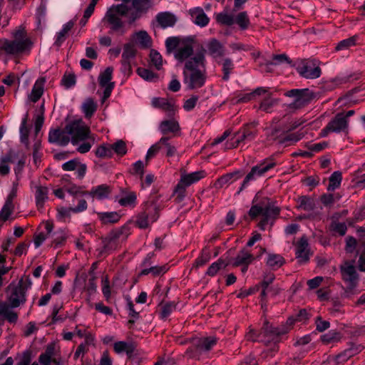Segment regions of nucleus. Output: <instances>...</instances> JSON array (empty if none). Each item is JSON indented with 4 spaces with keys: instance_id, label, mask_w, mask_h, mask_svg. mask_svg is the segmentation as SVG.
<instances>
[{
    "instance_id": "1",
    "label": "nucleus",
    "mask_w": 365,
    "mask_h": 365,
    "mask_svg": "<svg viewBox=\"0 0 365 365\" xmlns=\"http://www.w3.org/2000/svg\"><path fill=\"white\" fill-rule=\"evenodd\" d=\"M48 141L61 146H65L71 141L77 145L76 150L80 153H88L95 143L90 128L82 120H76L68 123L63 129L51 130Z\"/></svg>"
},
{
    "instance_id": "2",
    "label": "nucleus",
    "mask_w": 365,
    "mask_h": 365,
    "mask_svg": "<svg viewBox=\"0 0 365 365\" xmlns=\"http://www.w3.org/2000/svg\"><path fill=\"white\" fill-rule=\"evenodd\" d=\"M206 50L201 47L193 56L185 61L183 69L184 83L190 90L202 88L207 80Z\"/></svg>"
},
{
    "instance_id": "3",
    "label": "nucleus",
    "mask_w": 365,
    "mask_h": 365,
    "mask_svg": "<svg viewBox=\"0 0 365 365\" xmlns=\"http://www.w3.org/2000/svg\"><path fill=\"white\" fill-rule=\"evenodd\" d=\"M12 40L0 39V51L9 55H17L29 51L33 45L24 28L20 26L11 34Z\"/></svg>"
},
{
    "instance_id": "4",
    "label": "nucleus",
    "mask_w": 365,
    "mask_h": 365,
    "mask_svg": "<svg viewBox=\"0 0 365 365\" xmlns=\"http://www.w3.org/2000/svg\"><path fill=\"white\" fill-rule=\"evenodd\" d=\"M280 209L270 203L265 206L255 205L251 207L248 215L252 220L261 215L262 217L258 223V227L261 230H264L268 224L272 225L275 219L278 217Z\"/></svg>"
},
{
    "instance_id": "5",
    "label": "nucleus",
    "mask_w": 365,
    "mask_h": 365,
    "mask_svg": "<svg viewBox=\"0 0 365 365\" xmlns=\"http://www.w3.org/2000/svg\"><path fill=\"white\" fill-rule=\"evenodd\" d=\"M130 6L125 4L113 5L106 11L104 19L110 25L113 31H118L123 26L121 20L122 16L129 18Z\"/></svg>"
},
{
    "instance_id": "6",
    "label": "nucleus",
    "mask_w": 365,
    "mask_h": 365,
    "mask_svg": "<svg viewBox=\"0 0 365 365\" xmlns=\"http://www.w3.org/2000/svg\"><path fill=\"white\" fill-rule=\"evenodd\" d=\"M31 284V280L29 277H26V282L21 279L18 284H10L7 289L9 292L8 296V302L12 308H16L24 304L26 302V291Z\"/></svg>"
},
{
    "instance_id": "7",
    "label": "nucleus",
    "mask_w": 365,
    "mask_h": 365,
    "mask_svg": "<svg viewBox=\"0 0 365 365\" xmlns=\"http://www.w3.org/2000/svg\"><path fill=\"white\" fill-rule=\"evenodd\" d=\"M191 342L192 346L187 349L185 354L189 358H196L202 351H210L217 344V338L214 336L192 338Z\"/></svg>"
},
{
    "instance_id": "8",
    "label": "nucleus",
    "mask_w": 365,
    "mask_h": 365,
    "mask_svg": "<svg viewBox=\"0 0 365 365\" xmlns=\"http://www.w3.org/2000/svg\"><path fill=\"white\" fill-rule=\"evenodd\" d=\"M159 217V207L152 201L145 205L143 212L138 217L136 224L141 229L147 228L150 223L155 222Z\"/></svg>"
},
{
    "instance_id": "9",
    "label": "nucleus",
    "mask_w": 365,
    "mask_h": 365,
    "mask_svg": "<svg viewBox=\"0 0 365 365\" xmlns=\"http://www.w3.org/2000/svg\"><path fill=\"white\" fill-rule=\"evenodd\" d=\"M299 75L307 79H315L321 76L319 63L315 59H304L297 67Z\"/></svg>"
},
{
    "instance_id": "10",
    "label": "nucleus",
    "mask_w": 365,
    "mask_h": 365,
    "mask_svg": "<svg viewBox=\"0 0 365 365\" xmlns=\"http://www.w3.org/2000/svg\"><path fill=\"white\" fill-rule=\"evenodd\" d=\"M287 96L294 97V101L290 104V107L295 109H299L307 105L314 97L313 92L308 88L306 89H292L288 91Z\"/></svg>"
},
{
    "instance_id": "11",
    "label": "nucleus",
    "mask_w": 365,
    "mask_h": 365,
    "mask_svg": "<svg viewBox=\"0 0 365 365\" xmlns=\"http://www.w3.org/2000/svg\"><path fill=\"white\" fill-rule=\"evenodd\" d=\"M349 121L345 119L343 113H337L322 130V135L326 136L329 133L347 132Z\"/></svg>"
},
{
    "instance_id": "12",
    "label": "nucleus",
    "mask_w": 365,
    "mask_h": 365,
    "mask_svg": "<svg viewBox=\"0 0 365 365\" xmlns=\"http://www.w3.org/2000/svg\"><path fill=\"white\" fill-rule=\"evenodd\" d=\"M152 0H123V3L127 4L132 3V7L129 11V23H133L136 19L140 18L143 12H146L152 6Z\"/></svg>"
},
{
    "instance_id": "13",
    "label": "nucleus",
    "mask_w": 365,
    "mask_h": 365,
    "mask_svg": "<svg viewBox=\"0 0 365 365\" xmlns=\"http://www.w3.org/2000/svg\"><path fill=\"white\" fill-rule=\"evenodd\" d=\"M340 272L342 279L349 283L351 289L356 286L359 279V274L352 262L345 261L340 266Z\"/></svg>"
},
{
    "instance_id": "14",
    "label": "nucleus",
    "mask_w": 365,
    "mask_h": 365,
    "mask_svg": "<svg viewBox=\"0 0 365 365\" xmlns=\"http://www.w3.org/2000/svg\"><path fill=\"white\" fill-rule=\"evenodd\" d=\"M275 165L276 164L274 162L269 163L264 162L258 165L252 167L250 172L245 178L242 186L237 193L239 194L247 186L250 181L255 180L256 177L263 175L268 170L273 168Z\"/></svg>"
},
{
    "instance_id": "15",
    "label": "nucleus",
    "mask_w": 365,
    "mask_h": 365,
    "mask_svg": "<svg viewBox=\"0 0 365 365\" xmlns=\"http://www.w3.org/2000/svg\"><path fill=\"white\" fill-rule=\"evenodd\" d=\"M113 68L108 67L102 72L98 77L99 85L104 88L103 96L102 101H104L110 97L112 90L114 87V83L110 82L112 79Z\"/></svg>"
},
{
    "instance_id": "16",
    "label": "nucleus",
    "mask_w": 365,
    "mask_h": 365,
    "mask_svg": "<svg viewBox=\"0 0 365 365\" xmlns=\"http://www.w3.org/2000/svg\"><path fill=\"white\" fill-rule=\"evenodd\" d=\"M192 43L193 41L192 39L182 41L180 46L175 52V58L180 62L190 59L193 53Z\"/></svg>"
},
{
    "instance_id": "17",
    "label": "nucleus",
    "mask_w": 365,
    "mask_h": 365,
    "mask_svg": "<svg viewBox=\"0 0 365 365\" xmlns=\"http://www.w3.org/2000/svg\"><path fill=\"white\" fill-rule=\"evenodd\" d=\"M122 230H117L111 232L108 237L103 240V250L101 251V254L109 253L113 250H115L118 245V239L122 235Z\"/></svg>"
},
{
    "instance_id": "18",
    "label": "nucleus",
    "mask_w": 365,
    "mask_h": 365,
    "mask_svg": "<svg viewBox=\"0 0 365 365\" xmlns=\"http://www.w3.org/2000/svg\"><path fill=\"white\" fill-rule=\"evenodd\" d=\"M308 240L302 236L296 244V257L299 262H307L310 256Z\"/></svg>"
},
{
    "instance_id": "19",
    "label": "nucleus",
    "mask_w": 365,
    "mask_h": 365,
    "mask_svg": "<svg viewBox=\"0 0 365 365\" xmlns=\"http://www.w3.org/2000/svg\"><path fill=\"white\" fill-rule=\"evenodd\" d=\"M255 127V123L245 125L242 130V135L237 139L234 143H230L228 145V148H237L239 144L244 140H252L254 139L256 135V130L252 129Z\"/></svg>"
},
{
    "instance_id": "20",
    "label": "nucleus",
    "mask_w": 365,
    "mask_h": 365,
    "mask_svg": "<svg viewBox=\"0 0 365 365\" xmlns=\"http://www.w3.org/2000/svg\"><path fill=\"white\" fill-rule=\"evenodd\" d=\"M261 331L264 336L274 337L279 336L288 332V329L284 327H274L269 322L265 319Z\"/></svg>"
},
{
    "instance_id": "21",
    "label": "nucleus",
    "mask_w": 365,
    "mask_h": 365,
    "mask_svg": "<svg viewBox=\"0 0 365 365\" xmlns=\"http://www.w3.org/2000/svg\"><path fill=\"white\" fill-rule=\"evenodd\" d=\"M244 172L236 170L232 173H227L219 178L215 182L214 185L217 188H222L225 185L232 183L237 179L242 178Z\"/></svg>"
},
{
    "instance_id": "22",
    "label": "nucleus",
    "mask_w": 365,
    "mask_h": 365,
    "mask_svg": "<svg viewBox=\"0 0 365 365\" xmlns=\"http://www.w3.org/2000/svg\"><path fill=\"white\" fill-rule=\"evenodd\" d=\"M255 257L252 254L245 249H242L234 258L232 266L239 267L241 265H249L255 260Z\"/></svg>"
},
{
    "instance_id": "23",
    "label": "nucleus",
    "mask_w": 365,
    "mask_h": 365,
    "mask_svg": "<svg viewBox=\"0 0 365 365\" xmlns=\"http://www.w3.org/2000/svg\"><path fill=\"white\" fill-rule=\"evenodd\" d=\"M111 192L110 186L103 184L97 187H93L91 191L83 192L84 195H88L92 197H96L102 200L108 197Z\"/></svg>"
},
{
    "instance_id": "24",
    "label": "nucleus",
    "mask_w": 365,
    "mask_h": 365,
    "mask_svg": "<svg viewBox=\"0 0 365 365\" xmlns=\"http://www.w3.org/2000/svg\"><path fill=\"white\" fill-rule=\"evenodd\" d=\"M48 189L45 186H36V205L38 210L43 207L45 202L48 200Z\"/></svg>"
},
{
    "instance_id": "25",
    "label": "nucleus",
    "mask_w": 365,
    "mask_h": 365,
    "mask_svg": "<svg viewBox=\"0 0 365 365\" xmlns=\"http://www.w3.org/2000/svg\"><path fill=\"white\" fill-rule=\"evenodd\" d=\"M45 83V77H41L36 81L30 95V99L32 102H37L43 95Z\"/></svg>"
},
{
    "instance_id": "26",
    "label": "nucleus",
    "mask_w": 365,
    "mask_h": 365,
    "mask_svg": "<svg viewBox=\"0 0 365 365\" xmlns=\"http://www.w3.org/2000/svg\"><path fill=\"white\" fill-rule=\"evenodd\" d=\"M133 39L143 48H148L152 46V39L145 31H140L133 34Z\"/></svg>"
},
{
    "instance_id": "27",
    "label": "nucleus",
    "mask_w": 365,
    "mask_h": 365,
    "mask_svg": "<svg viewBox=\"0 0 365 365\" xmlns=\"http://www.w3.org/2000/svg\"><path fill=\"white\" fill-rule=\"evenodd\" d=\"M156 20L163 28L174 26L176 22L175 16L169 12H161L156 16Z\"/></svg>"
},
{
    "instance_id": "28",
    "label": "nucleus",
    "mask_w": 365,
    "mask_h": 365,
    "mask_svg": "<svg viewBox=\"0 0 365 365\" xmlns=\"http://www.w3.org/2000/svg\"><path fill=\"white\" fill-rule=\"evenodd\" d=\"M11 306L6 302L0 303V316H2L10 323H16L18 319L16 312L11 310Z\"/></svg>"
},
{
    "instance_id": "29",
    "label": "nucleus",
    "mask_w": 365,
    "mask_h": 365,
    "mask_svg": "<svg viewBox=\"0 0 365 365\" xmlns=\"http://www.w3.org/2000/svg\"><path fill=\"white\" fill-rule=\"evenodd\" d=\"M113 349L117 354L125 351L128 356L130 358L134 352L135 346L133 343L120 341L114 344Z\"/></svg>"
},
{
    "instance_id": "30",
    "label": "nucleus",
    "mask_w": 365,
    "mask_h": 365,
    "mask_svg": "<svg viewBox=\"0 0 365 365\" xmlns=\"http://www.w3.org/2000/svg\"><path fill=\"white\" fill-rule=\"evenodd\" d=\"M98 108L97 103L91 98L85 100L81 106L82 111L86 118H91Z\"/></svg>"
},
{
    "instance_id": "31",
    "label": "nucleus",
    "mask_w": 365,
    "mask_h": 365,
    "mask_svg": "<svg viewBox=\"0 0 365 365\" xmlns=\"http://www.w3.org/2000/svg\"><path fill=\"white\" fill-rule=\"evenodd\" d=\"M208 51L215 58L222 57L225 54L223 46L217 39H212L208 43Z\"/></svg>"
},
{
    "instance_id": "32",
    "label": "nucleus",
    "mask_w": 365,
    "mask_h": 365,
    "mask_svg": "<svg viewBox=\"0 0 365 365\" xmlns=\"http://www.w3.org/2000/svg\"><path fill=\"white\" fill-rule=\"evenodd\" d=\"M304 137V133L298 131L296 133H289L279 139V143L289 146L298 142Z\"/></svg>"
},
{
    "instance_id": "33",
    "label": "nucleus",
    "mask_w": 365,
    "mask_h": 365,
    "mask_svg": "<svg viewBox=\"0 0 365 365\" xmlns=\"http://www.w3.org/2000/svg\"><path fill=\"white\" fill-rule=\"evenodd\" d=\"M13 196L10 195L0 212V220L6 221L14 211Z\"/></svg>"
},
{
    "instance_id": "34",
    "label": "nucleus",
    "mask_w": 365,
    "mask_h": 365,
    "mask_svg": "<svg viewBox=\"0 0 365 365\" xmlns=\"http://www.w3.org/2000/svg\"><path fill=\"white\" fill-rule=\"evenodd\" d=\"M297 202L298 204L297 207L304 211H312L315 207L314 200L306 195L299 197Z\"/></svg>"
},
{
    "instance_id": "35",
    "label": "nucleus",
    "mask_w": 365,
    "mask_h": 365,
    "mask_svg": "<svg viewBox=\"0 0 365 365\" xmlns=\"http://www.w3.org/2000/svg\"><path fill=\"white\" fill-rule=\"evenodd\" d=\"M204 177L203 171L194 172L190 174H182L181 175L180 182H182L185 186H190L192 183L198 181Z\"/></svg>"
},
{
    "instance_id": "36",
    "label": "nucleus",
    "mask_w": 365,
    "mask_h": 365,
    "mask_svg": "<svg viewBox=\"0 0 365 365\" xmlns=\"http://www.w3.org/2000/svg\"><path fill=\"white\" fill-rule=\"evenodd\" d=\"M160 130L164 135L168 133H175L180 130L179 124L174 120H164L160 124Z\"/></svg>"
},
{
    "instance_id": "37",
    "label": "nucleus",
    "mask_w": 365,
    "mask_h": 365,
    "mask_svg": "<svg viewBox=\"0 0 365 365\" xmlns=\"http://www.w3.org/2000/svg\"><path fill=\"white\" fill-rule=\"evenodd\" d=\"M285 262L282 256L277 254H269L267 264L273 269H277L281 267Z\"/></svg>"
},
{
    "instance_id": "38",
    "label": "nucleus",
    "mask_w": 365,
    "mask_h": 365,
    "mask_svg": "<svg viewBox=\"0 0 365 365\" xmlns=\"http://www.w3.org/2000/svg\"><path fill=\"white\" fill-rule=\"evenodd\" d=\"M154 107L160 108L165 111H174V105L164 98H154L152 101Z\"/></svg>"
},
{
    "instance_id": "39",
    "label": "nucleus",
    "mask_w": 365,
    "mask_h": 365,
    "mask_svg": "<svg viewBox=\"0 0 365 365\" xmlns=\"http://www.w3.org/2000/svg\"><path fill=\"white\" fill-rule=\"evenodd\" d=\"M137 50L135 45L132 43H125L123 46V51L122 53V60L132 61L136 56Z\"/></svg>"
},
{
    "instance_id": "40",
    "label": "nucleus",
    "mask_w": 365,
    "mask_h": 365,
    "mask_svg": "<svg viewBox=\"0 0 365 365\" xmlns=\"http://www.w3.org/2000/svg\"><path fill=\"white\" fill-rule=\"evenodd\" d=\"M192 16L195 18V23L200 26H205L209 22V18L202 9H197L192 11Z\"/></svg>"
},
{
    "instance_id": "41",
    "label": "nucleus",
    "mask_w": 365,
    "mask_h": 365,
    "mask_svg": "<svg viewBox=\"0 0 365 365\" xmlns=\"http://www.w3.org/2000/svg\"><path fill=\"white\" fill-rule=\"evenodd\" d=\"M73 25H74V23L73 21H68L63 26V28L62 29V30H61L57 34V37H56V40L55 42V44L57 46H60L61 45V43L65 41L67 34L71 31V29L73 28Z\"/></svg>"
},
{
    "instance_id": "42",
    "label": "nucleus",
    "mask_w": 365,
    "mask_h": 365,
    "mask_svg": "<svg viewBox=\"0 0 365 365\" xmlns=\"http://www.w3.org/2000/svg\"><path fill=\"white\" fill-rule=\"evenodd\" d=\"M95 154L100 158H110L113 156L112 148L110 145H101L97 148Z\"/></svg>"
},
{
    "instance_id": "43",
    "label": "nucleus",
    "mask_w": 365,
    "mask_h": 365,
    "mask_svg": "<svg viewBox=\"0 0 365 365\" xmlns=\"http://www.w3.org/2000/svg\"><path fill=\"white\" fill-rule=\"evenodd\" d=\"M342 176L340 171L334 172L329 178V184L327 187L329 191H333L339 187L341 182Z\"/></svg>"
},
{
    "instance_id": "44",
    "label": "nucleus",
    "mask_w": 365,
    "mask_h": 365,
    "mask_svg": "<svg viewBox=\"0 0 365 365\" xmlns=\"http://www.w3.org/2000/svg\"><path fill=\"white\" fill-rule=\"evenodd\" d=\"M223 259H219L217 262L212 263L207 269L206 274L209 276H215L219 270L225 269L227 266Z\"/></svg>"
},
{
    "instance_id": "45",
    "label": "nucleus",
    "mask_w": 365,
    "mask_h": 365,
    "mask_svg": "<svg viewBox=\"0 0 365 365\" xmlns=\"http://www.w3.org/2000/svg\"><path fill=\"white\" fill-rule=\"evenodd\" d=\"M235 22L240 27L241 29H247L250 24V19L246 11L240 12L235 20Z\"/></svg>"
},
{
    "instance_id": "46",
    "label": "nucleus",
    "mask_w": 365,
    "mask_h": 365,
    "mask_svg": "<svg viewBox=\"0 0 365 365\" xmlns=\"http://www.w3.org/2000/svg\"><path fill=\"white\" fill-rule=\"evenodd\" d=\"M137 73L142 78L148 81H156L158 78V74L145 68H138Z\"/></svg>"
},
{
    "instance_id": "47",
    "label": "nucleus",
    "mask_w": 365,
    "mask_h": 365,
    "mask_svg": "<svg viewBox=\"0 0 365 365\" xmlns=\"http://www.w3.org/2000/svg\"><path fill=\"white\" fill-rule=\"evenodd\" d=\"M168 137H163L159 140V143L161 148L165 147L166 148V155L172 157L176 153V148L169 142Z\"/></svg>"
},
{
    "instance_id": "48",
    "label": "nucleus",
    "mask_w": 365,
    "mask_h": 365,
    "mask_svg": "<svg viewBox=\"0 0 365 365\" xmlns=\"http://www.w3.org/2000/svg\"><path fill=\"white\" fill-rule=\"evenodd\" d=\"M100 218L104 224L115 223L120 220V215L115 212H104L100 215Z\"/></svg>"
},
{
    "instance_id": "49",
    "label": "nucleus",
    "mask_w": 365,
    "mask_h": 365,
    "mask_svg": "<svg viewBox=\"0 0 365 365\" xmlns=\"http://www.w3.org/2000/svg\"><path fill=\"white\" fill-rule=\"evenodd\" d=\"M112 151L115 152L118 155L123 156L127 153L126 143L123 140H118L113 144L110 145Z\"/></svg>"
},
{
    "instance_id": "50",
    "label": "nucleus",
    "mask_w": 365,
    "mask_h": 365,
    "mask_svg": "<svg viewBox=\"0 0 365 365\" xmlns=\"http://www.w3.org/2000/svg\"><path fill=\"white\" fill-rule=\"evenodd\" d=\"M277 103V100L271 98V94L268 93L267 96L261 102L259 109L267 113H269L270 109Z\"/></svg>"
},
{
    "instance_id": "51",
    "label": "nucleus",
    "mask_w": 365,
    "mask_h": 365,
    "mask_svg": "<svg viewBox=\"0 0 365 365\" xmlns=\"http://www.w3.org/2000/svg\"><path fill=\"white\" fill-rule=\"evenodd\" d=\"M216 21L217 23L225 26H232L235 23V19L232 15L223 12L216 16Z\"/></svg>"
},
{
    "instance_id": "52",
    "label": "nucleus",
    "mask_w": 365,
    "mask_h": 365,
    "mask_svg": "<svg viewBox=\"0 0 365 365\" xmlns=\"http://www.w3.org/2000/svg\"><path fill=\"white\" fill-rule=\"evenodd\" d=\"M151 63L157 70H160L163 66V58L161 55L155 50L152 49L150 53Z\"/></svg>"
},
{
    "instance_id": "53",
    "label": "nucleus",
    "mask_w": 365,
    "mask_h": 365,
    "mask_svg": "<svg viewBox=\"0 0 365 365\" xmlns=\"http://www.w3.org/2000/svg\"><path fill=\"white\" fill-rule=\"evenodd\" d=\"M55 351V345L48 344L44 353L41 354L39 356V362H48L53 359Z\"/></svg>"
},
{
    "instance_id": "54",
    "label": "nucleus",
    "mask_w": 365,
    "mask_h": 365,
    "mask_svg": "<svg viewBox=\"0 0 365 365\" xmlns=\"http://www.w3.org/2000/svg\"><path fill=\"white\" fill-rule=\"evenodd\" d=\"M182 41L178 37H169L165 41L167 51L171 53L174 50H177L180 46Z\"/></svg>"
},
{
    "instance_id": "55",
    "label": "nucleus",
    "mask_w": 365,
    "mask_h": 365,
    "mask_svg": "<svg viewBox=\"0 0 365 365\" xmlns=\"http://www.w3.org/2000/svg\"><path fill=\"white\" fill-rule=\"evenodd\" d=\"M210 259V254L206 249H203L200 255L196 259L193 267L197 268L205 265Z\"/></svg>"
},
{
    "instance_id": "56",
    "label": "nucleus",
    "mask_w": 365,
    "mask_h": 365,
    "mask_svg": "<svg viewBox=\"0 0 365 365\" xmlns=\"http://www.w3.org/2000/svg\"><path fill=\"white\" fill-rule=\"evenodd\" d=\"M357 36H354L349 38L341 41L337 46H336V51H341L344 49L349 48L351 46H353L356 44Z\"/></svg>"
},
{
    "instance_id": "57",
    "label": "nucleus",
    "mask_w": 365,
    "mask_h": 365,
    "mask_svg": "<svg viewBox=\"0 0 365 365\" xmlns=\"http://www.w3.org/2000/svg\"><path fill=\"white\" fill-rule=\"evenodd\" d=\"M222 71L223 77L222 79L227 81L230 78V73L234 68V64L230 58H225L222 62Z\"/></svg>"
},
{
    "instance_id": "58",
    "label": "nucleus",
    "mask_w": 365,
    "mask_h": 365,
    "mask_svg": "<svg viewBox=\"0 0 365 365\" xmlns=\"http://www.w3.org/2000/svg\"><path fill=\"white\" fill-rule=\"evenodd\" d=\"M272 60L273 61L267 62L266 65H279L284 62H287V63H292V61L289 59V58L284 53L273 55Z\"/></svg>"
},
{
    "instance_id": "59",
    "label": "nucleus",
    "mask_w": 365,
    "mask_h": 365,
    "mask_svg": "<svg viewBox=\"0 0 365 365\" xmlns=\"http://www.w3.org/2000/svg\"><path fill=\"white\" fill-rule=\"evenodd\" d=\"M165 266H153L148 269H143L140 275H147L150 273H151L153 276L159 275L162 272H165Z\"/></svg>"
},
{
    "instance_id": "60",
    "label": "nucleus",
    "mask_w": 365,
    "mask_h": 365,
    "mask_svg": "<svg viewBox=\"0 0 365 365\" xmlns=\"http://www.w3.org/2000/svg\"><path fill=\"white\" fill-rule=\"evenodd\" d=\"M187 186L182 182H179L175 188L174 193L176 195L175 201L178 203L180 202L185 197V188Z\"/></svg>"
},
{
    "instance_id": "61",
    "label": "nucleus",
    "mask_w": 365,
    "mask_h": 365,
    "mask_svg": "<svg viewBox=\"0 0 365 365\" xmlns=\"http://www.w3.org/2000/svg\"><path fill=\"white\" fill-rule=\"evenodd\" d=\"M322 341L324 344H329L331 342L337 341L339 340V334L338 332L334 331H329L328 333L324 334L321 337Z\"/></svg>"
},
{
    "instance_id": "62",
    "label": "nucleus",
    "mask_w": 365,
    "mask_h": 365,
    "mask_svg": "<svg viewBox=\"0 0 365 365\" xmlns=\"http://www.w3.org/2000/svg\"><path fill=\"white\" fill-rule=\"evenodd\" d=\"M136 200V195L134 192H130L126 196L121 197L118 202L122 206L131 205L135 203Z\"/></svg>"
},
{
    "instance_id": "63",
    "label": "nucleus",
    "mask_w": 365,
    "mask_h": 365,
    "mask_svg": "<svg viewBox=\"0 0 365 365\" xmlns=\"http://www.w3.org/2000/svg\"><path fill=\"white\" fill-rule=\"evenodd\" d=\"M161 149L160 145L159 143V141L157 142L155 144L153 145L148 150L146 156H145V161L148 163L150 159L155 157L156 154L160 151Z\"/></svg>"
},
{
    "instance_id": "64",
    "label": "nucleus",
    "mask_w": 365,
    "mask_h": 365,
    "mask_svg": "<svg viewBox=\"0 0 365 365\" xmlns=\"http://www.w3.org/2000/svg\"><path fill=\"white\" fill-rule=\"evenodd\" d=\"M331 228L333 231L339 233L341 236L346 234L347 230L346 225L344 222H333L331 225Z\"/></svg>"
}]
</instances>
